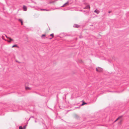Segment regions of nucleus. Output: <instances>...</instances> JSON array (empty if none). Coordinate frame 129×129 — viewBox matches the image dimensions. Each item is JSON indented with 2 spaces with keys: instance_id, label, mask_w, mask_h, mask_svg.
I'll return each mask as SVG.
<instances>
[{
  "instance_id": "f257e3e1",
  "label": "nucleus",
  "mask_w": 129,
  "mask_h": 129,
  "mask_svg": "<svg viewBox=\"0 0 129 129\" xmlns=\"http://www.w3.org/2000/svg\"><path fill=\"white\" fill-rule=\"evenodd\" d=\"M96 71L98 72L101 73L103 72V69L101 67H98L96 68Z\"/></svg>"
},
{
  "instance_id": "f03ea898",
  "label": "nucleus",
  "mask_w": 129,
  "mask_h": 129,
  "mask_svg": "<svg viewBox=\"0 0 129 129\" xmlns=\"http://www.w3.org/2000/svg\"><path fill=\"white\" fill-rule=\"evenodd\" d=\"M55 3L54 1H52L50 0L49 2V3L51 5H54Z\"/></svg>"
},
{
  "instance_id": "7ed1b4c3",
  "label": "nucleus",
  "mask_w": 129,
  "mask_h": 129,
  "mask_svg": "<svg viewBox=\"0 0 129 129\" xmlns=\"http://www.w3.org/2000/svg\"><path fill=\"white\" fill-rule=\"evenodd\" d=\"M6 37L9 39V40H8V42H10L13 40V39L10 37H8L6 36Z\"/></svg>"
},
{
  "instance_id": "20e7f679",
  "label": "nucleus",
  "mask_w": 129,
  "mask_h": 129,
  "mask_svg": "<svg viewBox=\"0 0 129 129\" xmlns=\"http://www.w3.org/2000/svg\"><path fill=\"white\" fill-rule=\"evenodd\" d=\"M69 5V3L68 2H67L65 4H64L62 6H61V7H64L67 5Z\"/></svg>"
},
{
  "instance_id": "39448f33",
  "label": "nucleus",
  "mask_w": 129,
  "mask_h": 129,
  "mask_svg": "<svg viewBox=\"0 0 129 129\" xmlns=\"http://www.w3.org/2000/svg\"><path fill=\"white\" fill-rule=\"evenodd\" d=\"M78 62L81 63H84V61L83 60L81 59H78Z\"/></svg>"
},
{
  "instance_id": "423d86ee",
  "label": "nucleus",
  "mask_w": 129,
  "mask_h": 129,
  "mask_svg": "<svg viewBox=\"0 0 129 129\" xmlns=\"http://www.w3.org/2000/svg\"><path fill=\"white\" fill-rule=\"evenodd\" d=\"M23 9L24 11H26L27 10V8L25 6H23Z\"/></svg>"
},
{
  "instance_id": "0eeeda50",
  "label": "nucleus",
  "mask_w": 129,
  "mask_h": 129,
  "mask_svg": "<svg viewBox=\"0 0 129 129\" xmlns=\"http://www.w3.org/2000/svg\"><path fill=\"white\" fill-rule=\"evenodd\" d=\"M94 13H96L97 14H98L100 13L99 11L97 9L95 10L94 11Z\"/></svg>"
},
{
  "instance_id": "6e6552de",
  "label": "nucleus",
  "mask_w": 129,
  "mask_h": 129,
  "mask_svg": "<svg viewBox=\"0 0 129 129\" xmlns=\"http://www.w3.org/2000/svg\"><path fill=\"white\" fill-rule=\"evenodd\" d=\"M18 20V21H20V22H21V24L22 25H23V22L22 20V19H19Z\"/></svg>"
},
{
  "instance_id": "1a4fd4ad",
  "label": "nucleus",
  "mask_w": 129,
  "mask_h": 129,
  "mask_svg": "<svg viewBox=\"0 0 129 129\" xmlns=\"http://www.w3.org/2000/svg\"><path fill=\"white\" fill-rule=\"evenodd\" d=\"M122 117V116H119L118 118L115 121V122L117 121L118 120L121 119Z\"/></svg>"
},
{
  "instance_id": "9d476101",
  "label": "nucleus",
  "mask_w": 129,
  "mask_h": 129,
  "mask_svg": "<svg viewBox=\"0 0 129 129\" xmlns=\"http://www.w3.org/2000/svg\"><path fill=\"white\" fill-rule=\"evenodd\" d=\"M90 8V7L88 5L87 6H86V7H85V9H89Z\"/></svg>"
},
{
  "instance_id": "9b49d317",
  "label": "nucleus",
  "mask_w": 129,
  "mask_h": 129,
  "mask_svg": "<svg viewBox=\"0 0 129 129\" xmlns=\"http://www.w3.org/2000/svg\"><path fill=\"white\" fill-rule=\"evenodd\" d=\"M74 27H80V26L78 25H74Z\"/></svg>"
},
{
  "instance_id": "f8f14e48",
  "label": "nucleus",
  "mask_w": 129,
  "mask_h": 129,
  "mask_svg": "<svg viewBox=\"0 0 129 129\" xmlns=\"http://www.w3.org/2000/svg\"><path fill=\"white\" fill-rule=\"evenodd\" d=\"M18 47V46L16 45H14L12 46V48H13L14 47Z\"/></svg>"
},
{
  "instance_id": "ddd939ff",
  "label": "nucleus",
  "mask_w": 129,
  "mask_h": 129,
  "mask_svg": "<svg viewBox=\"0 0 129 129\" xmlns=\"http://www.w3.org/2000/svg\"><path fill=\"white\" fill-rule=\"evenodd\" d=\"M41 10L42 11H48V9H41Z\"/></svg>"
},
{
  "instance_id": "4468645a",
  "label": "nucleus",
  "mask_w": 129,
  "mask_h": 129,
  "mask_svg": "<svg viewBox=\"0 0 129 129\" xmlns=\"http://www.w3.org/2000/svg\"><path fill=\"white\" fill-rule=\"evenodd\" d=\"M25 89L26 90H30V89L29 87H25Z\"/></svg>"
},
{
  "instance_id": "2eb2a0df",
  "label": "nucleus",
  "mask_w": 129,
  "mask_h": 129,
  "mask_svg": "<svg viewBox=\"0 0 129 129\" xmlns=\"http://www.w3.org/2000/svg\"><path fill=\"white\" fill-rule=\"evenodd\" d=\"M87 104V103H84V102H83V103L81 105L82 106H83L85 104Z\"/></svg>"
},
{
  "instance_id": "dca6fc26",
  "label": "nucleus",
  "mask_w": 129,
  "mask_h": 129,
  "mask_svg": "<svg viewBox=\"0 0 129 129\" xmlns=\"http://www.w3.org/2000/svg\"><path fill=\"white\" fill-rule=\"evenodd\" d=\"M45 34H43L42 35V36H41V37L42 38H43V37H45Z\"/></svg>"
},
{
  "instance_id": "f3484780",
  "label": "nucleus",
  "mask_w": 129,
  "mask_h": 129,
  "mask_svg": "<svg viewBox=\"0 0 129 129\" xmlns=\"http://www.w3.org/2000/svg\"><path fill=\"white\" fill-rule=\"evenodd\" d=\"M19 129H23V128L21 126H20L19 127Z\"/></svg>"
},
{
  "instance_id": "a211bd4d",
  "label": "nucleus",
  "mask_w": 129,
  "mask_h": 129,
  "mask_svg": "<svg viewBox=\"0 0 129 129\" xmlns=\"http://www.w3.org/2000/svg\"><path fill=\"white\" fill-rule=\"evenodd\" d=\"M50 36L52 37H53L54 36V34H52L50 35Z\"/></svg>"
},
{
  "instance_id": "6ab92c4d",
  "label": "nucleus",
  "mask_w": 129,
  "mask_h": 129,
  "mask_svg": "<svg viewBox=\"0 0 129 129\" xmlns=\"http://www.w3.org/2000/svg\"><path fill=\"white\" fill-rule=\"evenodd\" d=\"M122 120H121L119 122V124H121V122H122Z\"/></svg>"
},
{
  "instance_id": "aec40b11",
  "label": "nucleus",
  "mask_w": 129,
  "mask_h": 129,
  "mask_svg": "<svg viewBox=\"0 0 129 129\" xmlns=\"http://www.w3.org/2000/svg\"><path fill=\"white\" fill-rule=\"evenodd\" d=\"M26 125H25L24 126V127H23V129H25V128H26Z\"/></svg>"
},
{
  "instance_id": "412c9836",
  "label": "nucleus",
  "mask_w": 129,
  "mask_h": 129,
  "mask_svg": "<svg viewBox=\"0 0 129 129\" xmlns=\"http://www.w3.org/2000/svg\"><path fill=\"white\" fill-rule=\"evenodd\" d=\"M31 117L34 118V117L33 116H31V117L29 118V119L28 120V121H29V119H30V118Z\"/></svg>"
},
{
  "instance_id": "4be33fe9",
  "label": "nucleus",
  "mask_w": 129,
  "mask_h": 129,
  "mask_svg": "<svg viewBox=\"0 0 129 129\" xmlns=\"http://www.w3.org/2000/svg\"><path fill=\"white\" fill-rule=\"evenodd\" d=\"M111 12V11H108V13H110Z\"/></svg>"
},
{
  "instance_id": "5701e85b",
  "label": "nucleus",
  "mask_w": 129,
  "mask_h": 129,
  "mask_svg": "<svg viewBox=\"0 0 129 129\" xmlns=\"http://www.w3.org/2000/svg\"><path fill=\"white\" fill-rule=\"evenodd\" d=\"M18 108L19 109H21V108H19V107H18Z\"/></svg>"
}]
</instances>
